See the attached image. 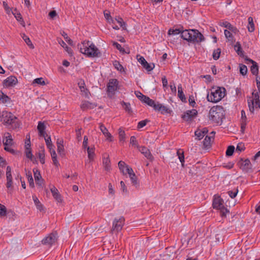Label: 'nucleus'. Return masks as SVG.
<instances>
[{
    "instance_id": "1",
    "label": "nucleus",
    "mask_w": 260,
    "mask_h": 260,
    "mask_svg": "<svg viewBox=\"0 0 260 260\" xmlns=\"http://www.w3.org/2000/svg\"><path fill=\"white\" fill-rule=\"evenodd\" d=\"M78 48L81 53L90 57H96L101 55L98 48L89 41H84L81 44L78 45Z\"/></svg>"
},
{
    "instance_id": "2",
    "label": "nucleus",
    "mask_w": 260,
    "mask_h": 260,
    "mask_svg": "<svg viewBox=\"0 0 260 260\" xmlns=\"http://www.w3.org/2000/svg\"><path fill=\"white\" fill-rule=\"evenodd\" d=\"M225 93L226 90L224 87H213L211 90L210 94L207 95V100L210 102L217 103L224 97Z\"/></svg>"
},
{
    "instance_id": "3",
    "label": "nucleus",
    "mask_w": 260,
    "mask_h": 260,
    "mask_svg": "<svg viewBox=\"0 0 260 260\" xmlns=\"http://www.w3.org/2000/svg\"><path fill=\"white\" fill-rule=\"evenodd\" d=\"M224 117V110L221 106H213L209 111V119L215 123H220Z\"/></svg>"
},
{
    "instance_id": "4",
    "label": "nucleus",
    "mask_w": 260,
    "mask_h": 260,
    "mask_svg": "<svg viewBox=\"0 0 260 260\" xmlns=\"http://www.w3.org/2000/svg\"><path fill=\"white\" fill-rule=\"evenodd\" d=\"M223 200L217 195H215L213 200L212 206L214 209L220 210V215L222 216H226V213L229 211L225 208L223 205Z\"/></svg>"
},
{
    "instance_id": "5",
    "label": "nucleus",
    "mask_w": 260,
    "mask_h": 260,
    "mask_svg": "<svg viewBox=\"0 0 260 260\" xmlns=\"http://www.w3.org/2000/svg\"><path fill=\"white\" fill-rule=\"evenodd\" d=\"M119 82L116 79H111L107 84V92L110 97H112L115 93V91L119 89Z\"/></svg>"
},
{
    "instance_id": "6",
    "label": "nucleus",
    "mask_w": 260,
    "mask_h": 260,
    "mask_svg": "<svg viewBox=\"0 0 260 260\" xmlns=\"http://www.w3.org/2000/svg\"><path fill=\"white\" fill-rule=\"evenodd\" d=\"M191 36L189 42L199 43L204 41L203 35L197 29H190Z\"/></svg>"
},
{
    "instance_id": "7",
    "label": "nucleus",
    "mask_w": 260,
    "mask_h": 260,
    "mask_svg": "<svg viewBox=\"0 0 260 260\" xmlns=\"http://www.w3.org/2000/svg\"><path fill=\"white\" fill-rule=\"evenodd\" d=\"M137 58L138 61L141 64L143 67L145 68L147 71L150 72L154 68V63H148L143 56H141L140 55H137Z\"/></svg>"
},
{
    "instance_id": "8",
    "label": "nucleus",
    "mask_w": 260,
    "mask_h": 260,
    "mask_svg": "<svg viewBox=\"0 0 260 260\" xmlns=\"http://www.w3.org/2000/svg\"><path fill=\"white\" fill-rule=\"evenodd\" d=\"M124 224V218L120 217L119 218H115L113 222L112 231H120Z\"/></svg>"
},
{
    "instance_id": "9",
    "label": "nucleus",
    "mask_w": 260,
    "mask_h": 260,
    "mask_svg": "<svg viewBox=\"0 0 260 260\" xmlns=\"http://www.w3.org/2000/svg\"><path fill=\"white\" fill-rule=\"evenodd\" d=\"M18 83V79L14 76H10L3 81V86L5 87H12L15 86Z\"/></svg>"
},
{
    "instance_id": "10",
    "label": "nucleus",
    "mask_w": 260,
    "mask_h": 260,
    "mask_svg": "<svg viewBox=\"0 0 260 260\" xmlns=\"http://www.w3.org/2000/svg\"><path fill=\"white\" fill-rule=\"evenodd\" d=\"M198 112L196 109L187 111L182 115V118L186 121H190L197 115Z\"/></svg>"
},
{
    "instance_id": "11",
    "label": "nucleus",
    "mask_w": 260,
    "mask_h": 260,
    "mask_svg": "<svg viewBox=\"0 0 260 260\" xmlns=\"http://www.w3.org/2000/svg\"><path fill=\"white\" fill-rule=\"evenodd\" d=\"M57 240V234L56 233H51L43 239L42 242L44 245H52L56 242Z\"/></svg>"
},
{
    "instance_id": "12",
    "label": "nucleus",
    "mask_w": 260,
    "mask_h": 260,
    "mask_svg": "<svg viewBox=\"0 0 260 260\" xmlns=\"http://www.w3.org/2000/svg\"><path fill=\"white\" fill-rule=\"evenodd\" d=\"M259 101V96L258 92H253L252 93V98L251 99L250 98L248 100V107L249 109V111L253 113L254 112V101Z\"/></svg>"
},
{
    "instance_id": "13",
    "label": "nucleus",
    "mask_w": 260,
    "mask_h": 260,
    "mask_svg": "<svg viewBox=\"0 0 260 260\" xmlns=\"http://www.w3.org/2000/svg\"><path fill=\"white\" fill-rule=\"evenodd\" d=\"M78 85L82 92V95L84 96L86 98L89 99L90 92L85 88L84 81L82 79H80L78 82Z\"/></svg>"
},
{
    "instance_id": "14",
    "label": "nucleus",
    "mask_w": 260,
    "mask_h": 260,
    "mask_svg": "<svg viewBox=\"0 0 260 260\" xmlns=\"http://www.w3.org/2000/svg\"><path fill=\"white\" fill-rule=\"evenodd\" d=\"M4 116V122L7 124H11L14 123V121L17 119V117L12 113H6Z\"/></svg>"
},
{
    "instance_id": "15",
    "label": "nucleus",
    "mask_w": 260,
    "mask_h": 260,
    "mask_svg": "<svg viewBox=\"0 0 260 260\" xmlns=\"http://www.w3.org/2000/svg\"><path fill=\"white\" fill-rule=\"evenodd\" d=\"M215 132H212L209 136H206L203 141V145L205 148H208L211 146V142L214 140Z\"/></svg>"
},
{
    "instance_id": "16",
    "label": "nucleus",
    "mask_w": 260,
    "mask_h": 260,
    "mask_svg": "<svg viewBox=\"0 0 260 260\" xmlns=\"http://www.w3.org/2000/svg\"><path fill=\"white\" fill-rule=\"evenodd\" d=\"M96 104L91 103L87 101H83L80 105V108L83 111H86L89 109H92L96 107Z\"/></svg>"
},
{
    "instance_id": "17",
    "label": "nucleus",
    "mask_w": 260,
    "mask_h": 260,
    "mask_svg": "<svg viewBox=\"0 0 260 260\" xmlns=\"http://www.w3.org/2000/svg\"><path fill=\"white\" fill-rule=\"evenodd\" d=\"M245 60L248 61L252 64L250 67V71L251 73L254 75H257L258 73V67L257 63L254 60L248 58L247 56L245 58Z\"/></svg>"
},
{
    "instance_id": "18",
    "label": "nucleus",
    "mask_w": 260,
    "mask_h": 260,
    "mask_svg": "<svg viewBox=\"0 0 260 260\" xmlns=\"http://www.w3.org/2000/svg\"><path fill=\"white\" fill-rule=\"evenodd\" d=\"M100 128L105 137H106L108 141L110 142H112L113 141V138L112 136L108 132L107 128L102 123H100Z\"/></svg>"
},
{
    "instance_id": "19",
    "label": "nucleus",
    "mask_w": 260,
    "mask_h": 260,
    "mask_svg": "<svg viewBox=\"0 0 260 260\" xmlns=\"http://www.w3.org/2000/svg\"><path fill=\"white\" fill-rule=\"evenodd\" d=\"M34 176L36 184L39 186H42L43 183V179L41 175L40 172L37 169H33Z\"/></svg>"
},
{
    "instance_id": "20",
    "label": "nucleus",
    "mask_w": 260,
    "mask_h": 260,
    "mask_svg": "<svg viewBox=\"0 0 260 260\" xmlns=\"http://www.w3.org/2000/svg\"><path fill=\"white\" fill-rule=\"evenodd\" d=\"M50 189L54 199L59 203L61 202L62 199L61 195L59 193L57 189L54 185H51Z\"/></svg>"
},
{
    "instance_id": "21",
    "label": "nucleus",
    "mask_w": 260,
    "mask_h": 260,
    "mask_svg": "<svg viewBox=\"0 0 260 260\" xmlns=\"http://www.w3.org/2000/svg\"><path fill=\"white\" fill-rule=\"evenodd\" d=\"M7 184V188H10L12 186V176L11 174V168L10 166H7L6 171Z\"/></svg>"
},
{
    "instance_id": "22",
    "label": "nucleus",
    "mask_w": 260,
    "mask_h": 260,
    "mask_svg": "<svg viewBox=\"0 0 260 260\" xmlns=\"http://www.w3.org/2000/svg\"><path fill=\"white\" fill-rule=\"evenodd\" d=\"M139 151L148 159L152 161L153 156L151 153L149 149L145 146H142L139 148Z\"/></svg>"
},
{
    "instance_id": "23",
    "label": "nucleus",
    "mask_w": 260,
    "mask_h": 260,
    "mask_svg": "<svg viewBox=\"0 0 260 260\" xmlns=\"http://www.w3.org/2000/svg\"><path fill=\"white\" fill-rule=\"evenodd\" d=\"M4 146H12L13 140L11 135L9 133H6L4 135V138L3 141Z\"/></svg>"
},
{
    "instance_id": "24",
    "label": "nucleus",
    "mask_w": 260,
    "mask_h": 260,
    "mask_svg": "<svg viewBox=\"0 0 260 260\" xmlns=\"http://www.w3.org/2000/svg\"><path fill=\"white\" fill-rule=\"evenodd\" d=\"M241 161H242L243 162L241 163L240 168L243 171L247 172L251 169V165L248 159H246L243 161V159L241 158Z\"/></svg>"
},
{
    "instance_id": "25",
    "label": "nucleus",
    "mask_w": 260,
    "mask_h": 260,
    "mask_svg": "<svg viewBox=\"0 0 260 260\" xmlns=\"http://www.w3.org/2000/svg\"><path fill=\"white\" fill-rule=\"evenodd\" d=\"M46 126L44 123L41 121H39L38 125V130L39 131V136L41 137H45V136H47V134L45 131Z\"/></svg>"
},
{
    "instance_id": "26",
    "label": "nucleus",
    "mask_w": 260,
    "mask_h": 260,
    "mask_svg": "<svg viewBox=\"0 0 260 260\" xmlns=\"http://www.w3.org/2000/svg\"><path fill=\"white\" fill-rule=\"evenodd\" d=\"M208 133L207 128H204L203 129H197L195 133V136L199 140H201L206 134Z\"/></svg>"
},
{
    "instance_id": "27",
    "label": "nucleus",
    "mask_w": 260,
    "mask_h": 260,
    "mask_svg": "<svg viewBox=\"0 0 260 260\" xmlns=\"http://www.w3.org/2000/svg\"><path fill=\"white\" fill-rule=\"evenodd\" d=\"M190 29H188H188L183 30L182 29V31H181V37L183 40H186V41L189 42V39H190V37L191 36L190 35Z\"/></svg>"
},
{
    "instance_id": "28",
    "label": "nucleus",
    "mask_w": 260,
    "mask_h": 260,
    "mask_svg": "<svg viewBox=\"0 0 260 260\" xmlns=\"http://www.w3.org/2000/svg\"><path fill=\"white\" fill-rule=\"evenodd\" d=\"M103 165L104 169L107 171H110L111 170L110 160L109 156L103 158Z\"/></svg>"
},
{
    "instance_id": "29",
    "label": "nucleus",
    "mask_w": 260,
    "mask_h": 260,
    "mask_svg": "<svg viewBox=\"0 0 260 260\" xmlns=\"http://www.w3.org/2000/svg\"><path fill=\"white\" fill-rule=\"evenodd\" d=\"M155 110L160 111L162 114L170 113V110L166 107L158 103H157V108Z\"/></svg>"
},
{
    "instance_id": "30",
    "label": "nucleus",
    "mask_w": 260,
    "mask_h": 260,
    "mask_svg": "<svg viewBox=\"0 0 260 260\" xmlns=\"http://www.w3.org/2000/svg\"><path fill=\"white\" fill-rule=\"evenodd\" d=\"M234 49L237 53L240 56L244 57V52L242 49L240 42H237L234 46Z\"/></svg>"
},
{
    "instance_id": "31",
    "label": "nucleus",
    "mask_w": 260,
    "mask_h": 260,
    "mask_svg": "<svg viewBox=\"0 0 260 260\" xmlns=\"http://www.w3.org/2000/svg\"><path fill=\"white\" fill-rule=\"evenodd\" d=\"M143 102L146 103L149 106L152 107L155 110L157 108V103L148 96L144 98V101Z\"/></svg>"
},
{
    "instance_id": "32",
    "label": "nucleus",
    "mask_w": 260,
    "mask_h": 260,
    "mask_svg": "<svg viewBox=\"0 0 260 260\" xmlns=\"http://www.w3.org/2000/svg\"><path fill=\"white\" fill-rule=\"evenodd\" d=\"M21 36L23 40L30 48L34 49L35 48L34 45L31 43L30 39L26 35H25V34H22Z\"/></svg>"
},
{
    "instance_id": "33",
    "label": "nucleus",
    "mask_w": 260,
    "mask_h": 260,
    "mask_svg": "<svg viewBox=\"0 0 260 260\" xmlns=\"http://www.w3.org/2000/svg\"><path fill=\"white\" fill-rule=\"evenodd\" d=\"M177 154L178 156V158L179 159L181 165L183 167L184 166V151L181 149H178L177 151Z\"/></svg>"
},
{
    "instance_id": "34",
    "label": "nucleus",
    "mask_w": 260,
    "mask_h": 260,
    "mask_svg": "<svg viewBox=\"0 0 260 260\" xmlns=\"http://www.w3.org/2000/svg\"><path fill=\"white\" fill-rule=\"evenodd\" d=\"M0 101L3 103H10L11 102V99L0 90Z\"/></svg>"
},
{
    "instance_id": "35",
    "label": "nucleus",
    "mask_w": 260,
    "mask_h": 260,
    "mask_svg": "<svg viewBox=\"0 0 260 260\" xmlns=\"http://www.w3.org/2000/svg\"><path fill=\"white\" fill-rule=\"evenodd\" d=\"M221 25L228 28L230 30L235 33H236L238 31L237 29L235 27L233 26L232 24H231L229 22L227 21L222 22Z\"/></svg>"
},
{
    "instance_id": "36",
    "label": "nucleus",
    "mask_w": 260,
    "mask_h": 260,
    "mask_svg": "<svg viewBox=\"0 0 260 260\" xmlns=\"http://www.w3.org/2000/svg\"><path fill=\"white\" fill-rule=\"evenodd\" d=\"M117 22L119 24L120 26L123 28V29L125 30L126 29V23L123 21V20L122 19V18L121 17H116L115 19H114V22Z\"/></svg>"
},
{
    "instance_id": "37",
    "label": "nucleus",
    "mask_w": 260,
    "mask_h": 260,
    "mask_svg": "<svg viewBox=\"0 0 260 260\" xmlns=\"http://www.w3.org/2000/svg\"><path fill=\"white\" fill-rule=\"evenodd\" d=\"M248 25L247 26L248 30L249 32H253L254 30V25L253 23V18L249 17L248 18Z\"/></svg>"
},
{
    "instance_id": "38",
    "label": "nucleus",
    "mask_w": 260,
    "mask_h": 260,
    "mask_svg": "<svg viewBox=\"0 0 260 260\" xmlns=\"http://www.w3.org/2000/svg\"><path fill=\"white\" fill-rule=\"evenodd\" d=\"M88 157L90 160H93L94 156V149L93 148L87 147Z\"/></svg>"
},
{
    "instance_id": "39",
    "label": "nucleus",
    "mask_w": 260,
    "mask_h": 260,
    "mask_svg": "<svg viewBox=\"0 0 260 260\" xmlns=\"http://www.w3.org/2000/svg\"><path fill=\"white\" fill-rule=\"evenodd\" d=\"M13 14L14 15L16 19L20 22V24L23 26H25V22L23 21V19L21 16V15L20 13H18L16 12H12Z\"/></svg>"
},
{
    "instance_id": "40",
    "label": "nucleus",
    "mask_w": 260,
    "mask_h": 260,
    "mask_svg": "<svg viewBox=\"0 0 260 260\" xmlns=\"http://www.w3.org/2000/svg\"><path fill=\"white\" fill-rule=\"evenodd\" d=\"M118 135L119 141L120 142H124L125 140V132L121 128L118 129Z\"/></svg>"
},
{
    "instance_id": "41",
    "label": "nucleus",
    "mask_w": 260,
    "mask_h": 260,
    "mask_svg": "<svg viewBox=\"0 0 260 260\" xmlns=\"http://www.w3.org/2000/svg\"><path fill=\"white\" fill-rule=\"evenodd\" d=\"M42 150L39 153V158L42 164H45V150L44 147H42Z\"/></svg>"
},
{
    "instance_id": "42",
    "label": "nucleus",
    "mask_w": 260,
    "mask_h": 260,
    "mask_svg": "<svg viewBox=\"0 0 260 260\" xmlns=\"http://www.w3.org/2000/svg\"><path fill=\"white\" fill-rule=\"evenodd\" d=\"M129 177L131 178L133 185L135 186L136 187H138L139 186V183L138 182L137 177H136L135 174L134 173L133 174H131V175H130Z\"/></svg>"
},
{
    "instance_id": "43",
    "label": "nucleus",
    "mask_w": 260,
    "mask_h": 260,
    "mask_svg": "<svg viewBox=\"0 0 260 260\" xmlns=\"http://www.w3.org/2000/svg\"><path fill=\"white\" fill-rule=\"evenodd\" d=\"M182 28H176V29H172L170 28L168 31V35H178L179 34H181L182 31Z\"/></svg>"
},
{
    "instance_id": "44",
    "label": "nucleus",
    "mask_w": 260,
    "mask_h": 260,
    "mask_svg": "<svg viewBox=\"0 0 260 260\" xmlns=\"http://www.w3.org/2000/svg\"><path fill=\"white\" fill-rule=\"evenodd\" d=\"M104 16L105 18L107 19V20L110 23H114V20L112 18V17L110 16V13L109 12L105 11L104 12Z\"/></svg>"
},
{
    "instance_id": "45",
    "label": "nucleus",
    "mask_w": 260,
    "mask_h": 260,
    "mask_svg": "<svg viewBox=\"0 0 260 260\" xmlns=\"http://www.w3.org/2000/svg\"><path fill=\"white\" fill-rule=\"evenodd\" d=\"M118 165L119 169L120 170L121 172L123 175H125L126 173H125V172H124V167L126 168V166H127V165H126L125 162L121 160V161H119Z\"/></svg>"
},
{
    "instance_id": "46",
    "label": "nucleus",
    "mask_w": 260,
    "mask_h": 260,
    "mask_svg": "<svg viewBox=\"0 0 260 260\" xmlns=\"http://www.w3.org/2000/svg\"><path fill=\"white\" fill-rule=\"evenodd\" d=\"M113 66L118 71L120 72H123L124 71V69L122 67V66L119 63V61L117 60H115L113 62Z\"/></svg>"
},
{
    "instance_id": "47",
    "label": "nucleus",
    "mask_w": 260,
    "mask_h": 260,
    "mask_svg": "<svg viewBox=\"0 0 260 260\" xmlns=\"http://www.w3.org/2000/svg\"><path fill=\"white\" fill-rule=\"evenodd\" d=\"M221 53V50L220 48H217V49L213 51V58L214 60H217L220 56Z\"/></svg>"
},
{
    "instance_id": "48",
    "label": "nucleus",
    "mask_w": 260,
    "mask_h": 260,
    "mask_svg": "<svg viewBox=\"0 0 260 260\" xmlns=\"http://www.w3.org/2000/svg\"><path fill=\"white\" fill-rule=\"evenodd\" d=\"M240 72L242 75H246L247 73V67L243 64H240Z\"/></svg>"
},
{
    "instance_id": "49",
    "label": "nucleus",
    "mask_w": 260,
    "mask_h": 260,
    "mask_svg": "<svg viewBox=\"0 0 260 260\" xmlns=\"http://www.w3.org/2000/svg\"><path fill=\"white\" fill-rule=\"evenodd\" d=\"M235 147L234 146H229L227 150L226 151V156H232L234 152Z\"/></svg>"
},
{
    "instance_id": "50",
    "label": "nucleus",
    "mask_w": 260,
    "mask_h": 260,
    "mask_svg": "<svg viewBox=\"0 0 260 260\" xmlns=\"http://www.w3.org/2000/svg\"><path fill=\"white\" fill-rule=\"evenodd\" d=\"M32 198L34 203L37 207L38 209L41 210L42 209V205L40 203L39 199L36 196H33Z\"/></svg>"
},
{
    "instance_id": "51",
    "label": "nucleus",
    "mask_w": 260,
    "mask_h": 260,
    "mask_svg": "<svg viewBox=\"0 0 260 260\" xmlns=\"http://www.w3.org/2000/svg\"><path fill=\"white\" fill-rule=\"evenodd\" d=\"M7 214V208L6 207L0 204V216H5Z\"/></svg>"
},
{
    "instance_id": "52",
    "label": "nucleus",
    "mask_w": 260,
    "mask_h": 260,
    "mask_svg": "<svg viewBox=\"0 0 260 260\" xmlns=\"http://www.w3.org/2000/svg\"><path fill=\"white\" fill-rule=\"evenodd\" d=\"M61 35L63 37L66 41L68 42V43L70 45H73V41L68 37V35L67 33H66L64 31H63L61 33Z\"/></svg>"
},
{
    "instance_id": "53",
    "label": "nucleus",
    "mask_w": 260,
    "mask_h": 260,
    "mask_svg": "<svg viewBox=\"0 0 260 260\" xmlns=\"http://www.w3.org/2000/svg\"><path fill=\"white\" fill-rule=\"evenodd\" d=\"M33 83H36V84H40L42 85H44L46 84L45 81L43 80V78L42 77L35 79L33 81Z\"/></svg>"
},
{
    "instance_id": "54",
    "label": "nucleus",
    "mask_w": 260,
    "mask_h": 260,
    "mask_svg": "<svg viewBox=\"0 0 260 260\" xmlns=\"http://www.w3.org/2000/svg\"><path fill=\"white\" fill-rule=\"evenodd\" d=\"M122 105L125 106L124 109L128 113H131L132 112V110L131 108V105L129 103H125L124 102H122Z\"/></svg>"
},
{
    "instance_id": "55",
    "label": "nucleus",
    "mask_w": 260,
    "mask_h": 260,
    "mask_svg": "<svg viewBox=\"0 0 260 260\" xmlns=\"http://www.w3.org/2000/svg\"><path fill=\"white\" fill-rule=\"evenodd\" d=\"M135 93L136 96L142 102L144 101V98L147 97L146 95H143L141 92L138 91H135Z\"/></svg>"
},
{
    "instance_id": "56",
    "label": "nucleus",
    "mask_w": 260,
    "mask_h": 260,
    "mask_svg": "<svg viewBox=\"0 0 260 260\" xmlns=\"http://www.w3.org/2000/svg\"><path fill=\"white\" fill-rule=\"evenodd\" d=\"M57 152L61 156L65 155L64 146H57Z\"/></svg>"
},
{
    "instance_id": "57",
    "label": "nucleus",
    "mask_w": 260,
    "mask_h": 260,
    "mask_svg": "<svg viewBox=\"0 0 260 260\" xmlns=\"http://www.w3.org/2000/svg\"><path fill=\"white\" fill-rule=\"evenodd\" d=\"M224 35L225 37L229 40L231 41L233 40V36L232 34L231 33V32L229 30H228L226 29L224 30Z\"/></svg>"
},
{
    "instance_id": "58",
    "label": "nucleus",
    "mask_w": 260,
    "mask_h": 260,
    "mask_svg": "<svg viewBox=\"0 0 260 260\" xmlns=\"http://www.w3.org/2000/svg\"><path fill=\"white\" fill-rule=\"evenodd\" d=\"M113 45L121 52H124V49L121 47V45L117 42H114Z\"/></svg>"
},
{
    "instance_id": "59",
    "label": "nucleus",
    "mask_w": 260,
    "mask_h": 260,
    "mask_svg": "<svg viewBox=\"0 0 260 260\" xmlns=\"http://www.w3.org/2000/svg\"><path fill=\"white\" fill-rule=\"evenodd\" d=\"M238 192V189H236L235 191L230 190L228 191V194L232 198H234L237 196Z\"/></svg>"
},
{
    "instance_id": "60",
    "label": "nucleus",
    "mask_w": 260,
    "mask_h": 260,
    "mask_svg": "<svg viewBox=\"0 0 260 260\" xmlns=\"http://www.w3.org/2000/svg\"><path fill=\"white\" fill-rule=\"evenodd\" d=\"M245 149L244 145L243 144H238L237 146L236 151H238L239 152L243 151Z\"/></svg>"
},
{
    "instance_id": "61",
    "label": "nucleus",
    "mask_w": 260,
    "mask_h": 260,
    "mask_svg": "<svg viewBox=\"0 0 260 260\" xmlns=\"http://www.w3.org/2000/svg\"><path fill=\"white\" fill-rule=\"evenodd\" d=\"M130 143L135 146H137V147H138V143L136 140V138L135 136H132L130 138Z\"/></svg>"
},
{
    "instance_id": "62",
    "label": "nucleus",
    "mask_w": 260,
    "mask_h": 260,
    "mask_svg": "<svg viewBox=\"0 0 260 260\" xmlns=\"http://www.w3.org/2000/svg\"><path fill=\"white\" fill-rule=\"evenodd\" d=\"M178 96L182 102L185 101L186 98L183 91L178 92Z\"/></svg>"
},
{
    "instance_id": "63",
    "label": "nucleus",
    "mask_w": 260,
    "mask_h": 260,
    "mask_svg": "<svg viewBox=\"0 0 260 260\" xmlns=\"http://www.w3.org/2000/svg\"><path fill=\"white\" fill-rule=\"evenodd\" d=\"M148 122L147 120H144L140 121L138 124V128H140L145 126Z\"/></svg>"
},
{
    "instance_id": "64",
    "label": "nucleus",
    "mask_w": 260,
    "mask_h": 260,
    "mask_svg": "<svg viewBox=\"0 0 260 260\" xmlns=\"http://www.w3.org/2000/svg\"><path fill=\"white\" fill-rule=\"evenodd\" d=\"M25 154L27 158H29L34 156L32 154L31 149L25 150Z\"/></svg>"
}]
</instances>
